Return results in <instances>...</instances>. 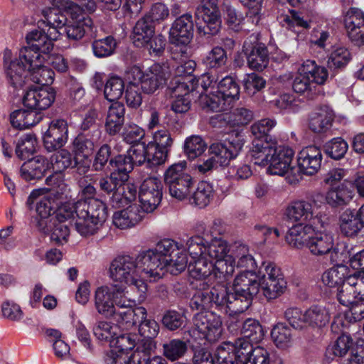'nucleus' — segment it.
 <instances>
[{
    "mask_svg": "<svg viewBox=\"0 0 364 364\" xmlns=\"http://www.w3.org/2000/svg\"><path fill=\"white\" fill-rule=\"evenodd\" d=\"M350 58V53L346 47L334 46L328 55V65L331 68H341L346 65Z\"/></svg>",
    "mask_w": 364,
    "mask_h": 364,
    "instance_id": "63",
    "label": "nucleus"
},
{
    "mask_svg": "<svg viewBox=\"0 0 364 364\" xmlns=\"http://www.w3.org/2000/svg\"><path fill=\"white\" fill-rule=\"evenodd\" d=\"M53 8L43 11V14L45 17V23L47 29L55 28L57 31L63 30L67 23V18L63 15L60 11L63 9H59L58 6H54L53 4ZM63 11H66L65 9Z\"/></svg>",
    "mask_w": 364,
    "mask_h": 364,
    "instance_id": "52",
    "label": "nucleus"
},
{
    "mask_svg": "<svg viewBox=\"0 0 364 364\" xmlns=\"http://www.w3.org/2000/svg\"><path fill=\"white\" fill-rule=\"evenodd\" d=\"M271 339L279 349H287L293 344L291 328L284 323L279 322L272 326Z\"/></svg>",
    "mask_w": 364,
    "mask_h": 364,
    "instance_id": "45",
    "label": "nucleus"
},
{
    "mask_svg": "<svg viewBox=\"0 0 364 364\" xmlns=\"http://www.w3.org/2000/svg\"><path fill=\"white\" fill-rule=\"evenodd\" d=\"M53 4L60 9H65L70 20L66 23L63 32L70 41L82 39L92 28V21L85 16L80 6L70 0H53Z\"/></svg>",
    "mask_w": 364,
    "mask_h": 364,
    "instance_id": "11",
    "label": "nucleus"
},
{
    "mask_svg": "<svg viewBox=\"0 0 364 364\" xmlns=\"http://www.w3.org/2000/svg\"><path fill=\"white\" fill-rule=\"evenodd\" d=\"M68 125L64 119H54L43 133L45 148L48 151L63 147L68 141Z\"/></svg>",
    "mask_w": 364,
    "mask_h": 364,
    "instance_id": "22",
    "label": "nucleus"
},
{
    "mask_svg": "<svg viewBox=\"0 0 364 364\" xmlns=\"http://www.w3.org/2000/svg\"><path fill=\"white\" fill-rule=\"evenodd\" d=\"M193 23L191 14H186L176 18L169 31V41L176 46H185L193 37Z\"/></svg>",
    "mask_w": 364,
    "mask_h": 364,
    "instance_id": "26",
    "label": "nucleus"
},
{
    "mask_svg": "<svg viewBox=\"0 0 364 364\" xmlns=\"http://www.w3.org/2000/svg\"><path fill=\"white\" fill-rule=\"evenodd\" d=\"M79 216L75 221V228L83 237L95 235L102 228L107 218V208L100 200H91L82 204Z\"/></svg>",
    "mask_w": 364,
    "mask_h": 364,
    "instance_id": "8",
    "label": "nucleus"
},
{
    "mask_svg": "<svg viewBox=\"0 0 364 364\" xmlns=\"http://www.w3.org/2000/svg\"><path fill=\"white\" fill-rule=\"evenodd\" d=\"M41 119V112H35L31 109H17L10 114L11 125L18 129L30 128L38 124Z\"/></svg>",
    "mask_w": 364,
    "mask_h": 364,
    "instance_id": "39",
    "label": "nucleus"
},
{
    "mask_svg": "<svg viewBox=\"0 0 364 364\" xmlns=\"http://www.w3.org/2000/svg\"><path fill=\"white\" fill-rule=\"evenodd\" d=\"M353 197V191L346 184L341 183L331 188L326 193V202L331 207L347 205Z\"/></svg>",
    "mask_w": 364,
    "mask_h": 364,
    "instance_id": "42",
    "label": "nucleus"
},
{
    "mask_svg": "<svg viewBox=\"0 0 364 364\" xmlns=\"http://www.w3.org/2000/svg\"><path fill=\"white\" fill-rule=\"evenodd\" d=\"M203 97L206 107L213 112H225L232 107L240 98V87L231 76H225L217 85L215 93Z\"/></svg>",
    "mask_w": 364,
    "mask_h": 364,
    "instance_id": "12",
    "label": "nucleus"
},
{
    "mask_svg": "<svg viewBox=\"0 0 364 364\" xmlns=\"http://www.w3.org/2000/svg\"><path fill=\"white\" fill-rule=\"evenodd\" d=\"M362 226L358 218L352 210H346L340 216V228L346 236L352 237L357 235Z\"/></svg>",
    "mask_w": 364,
    "mask_h": 364,
    "instance_id": "56",
    "label": "nucleus"
},
{
    "mask_svg": "<svg viewBox=\"0 0 364 364\" xmlns=\"http://www.w3.org/2000/svg\"><path fill=\"white\" fill-rule=\"evenodd\" d=\"M136 194L137 189L134 184L122 182L111 197L112 205L119 206L127 202H131L136 198Z\"/></svg>",
    "mask_w": 364,
    "mask_h": 364,
    "instance_id": "55",
    "label": "nucleus"
},
{
    "mask_svg": "<svg viewBox=\"0 0 364 364\" xmlns=\"http://www.w3.org/2000/svg\"><path fill=\"white\" fill-rule=\"evenodd\" d=\"M188 350L186 342L175 338L163 345V354L171 361H175L182 358Z\"/></svg>",
    "mask_w": 364,
    "mask_h": 364,
    "instance_id": "59",
    "label": "nucleus"
},
{
    "mask_svg": "<svg viewBox=\"0 0 364 364\" xmlns=\"http://www.w3.org/2000/svg\"><path fill=\"white\" fill-rule=\"evenodd\" d=\"M308 247L309 252L314 256H323L328 255L332 263H338L343 259V254L339 252L335 243L333 235L326 230H318L316 228L313 234Z\"/></svg>",
    "mask_w": 364,
    "mask_h": 364,
    "instance_id": "18",
    "label": "nucleus"
},
{
    "mask_svg": "<svg viewBox=\"0 0 364 364\" xmlns=\"http://www.w3.org/2000/svg\"><path fill=\"white\" fill-rule=\"evenodd\" d=\"M48 57L17 58L16 53L6 48L3 52V70L8 83L14 88L23 86L26 79L42 85H50L54 72L46 63Z\"/></svg>",
    "mask_w": 364,
    "mask_h": 364,
    "instance_id": "5",
    "label": "nucleus"
},
{
    "mask_svg": "<svg viewBox=\"0 0 364 364\" xmlns=\"http://www.w3.org/2000/svg\"><path fill=\"white\" fill-rule=\"evenodd\" d=\"M124 82L118 76H111L105 85L104 95L109 101L119 100L124 92Z\"/></svg>",
    "mask_w": 364,
    "mask_h": 364,
    "instance_id": "61",
    "label": "nucleus"
},
{
    "mask_svg": "<svg viewBox=\"0 0 364 364\" xmlns=\"http://www.w3.org/2000/svg\"><path fill=\"white\" fill-rule=\"evenodd\" d=\"M119 326L111 321L100 320L92 327L95 338L101 341L107 342L111 345L118 334Z\"/></svg>",
    "mask_w": 364,
    "mask_h": 364,
    "instance_id": "49",
    "label": "nucleus"
},
{
    "mask_svg": "<svg viewBox=\"0 0 364 364\" xmlns=\"http://www.w3.org/2000/svg\"><path fill=\"white\" fill-rule=\"evenodd\" d=\"M154 35V26L146 18H141L136 23L132 40L137 47L144 46Z\"/></svg>",
    "mask_w": 364,
    "mask_h": 364,
    "instance_id": "48",
    "label": "nucleus"
},
{
    "mask_svg": "<svg viewBox=\"0 0 364 364\" xmlns=\"http://www.w3.org/2000/svg\"><path fill=\"white\" fill-rule=\"evenodd\" d=\"M352 275L348 276L346 266L339 264L325 271L321 276V282L330 288L337 287L338 292Z\"/></svg>",
    "mask_w": 364,
    "mask_h": 364,
    "instance_id": "40",
    "label": "nucleus"
},
{
    "mask_svg": "<svg viewBox=\"0 0 364 364\" xmlns=\"http://www.w3.org/2000/svg\"><path fill=\"white\" fill-rule=\"evenodd\" d=\"M250 46L247 41L243 45V50L247 55V63L250 68L262 70L269 63V53L267 47L262 43L255 45L248 53Z\"/></svg>",
    "mask_w": 364,
    "mask_h": 364,
    "instance_id": "35",
    "label": "nucleus"
},
{
    "mask_svg": "<svg viewBox=\"0 0 364 364\" xmlns=\"http://www.w3.org/2000/svg\"><path fill=\"white\" fill-rule=\"evenodd\" d=\"M225 50L220 47H214L202 59L203 64L208 68H219L225 65L227 62Z\"/></svg>",
    "mask_w": 364,
    "mask_h": 364,
    "instance_id": "64",
    "label": "nucleus"
},
{
    "mask_svg": "<svg viewBox=\"0 0 364 364\" xmlns=\"http://www.w3.org/2000/svg\"><path fill=\"white\" fill-rule=\"evenodd\" d=\"M63 195L58 192L47 191L46 189L33 190L29 195L27 204L31 206L36 203V211L38 215L37 226L40 231H46L48 228V221L52 216L56 207L60 203Z\"/></svg>",
    "mask_w": 364,
    "mask_h": 364,
    "instance_id": "13",
    "label": "nucleus"
},
{
    "mask_svg": "<svg viewBox=\"0 0 364 364\" xmlns=\"http://www.w3.org/2000/svg\"><path fill=\"white\" fill-rule=\"evenodd\" d=\"M172 144L173 139L168 130L163 129L153 133L152 140L148 143V147L155 154L152 158L155 164L161 165L166 162Z\"/></svg>",
    "mask_w": 364,
    "mask_h": 364,
    "instance_id": "27",
    "label": "nucleus"
},
{
    "mask_svg": "<svg viewBox=\"0 0 364 364\" xmlns=\"http://www.w3.org/2000/svg\"><path fill=\"white\" fill-rule=\"evenodd\" d=\"M305 318L306 326L321 328L328 323L331 311L326 306L314 305L306 311Z\"/></svg>",
    "mask_w": 364,
    "mask_h": 364,
    "instance_id": "43",
    "label": "nucleus"
},
{
    "mask_svg": "<svg viewBox=\"0 0 364 364\" xmlns=\"http://www.w3.org/2000/svg\"><path fill=\"white\" fill-rule=\"evenodd\" d=\"M177 85H171L169 89L171 90V96L174 98L171 108L176 113H184L191 107V91L186 82L177 81Z\"/></svg>",
    "mask_w": 364,
    "mask_h": 364,
    "instance_id": "34",
    "label": "nucleus"
},
{
    "mask_svg": "<svg viewBox=\"0 0 364 364\" xmlns=\"http://www.w3.org/2000/svg\"><path fill=\"white\" fill-rule=\"evenodd\" d=\"M206 149V143L198 135L191 136L185 140L184 152L189 159L193 160L201 156Z\"/></svg>",
    "mask_w": 364,
    "mask_h": 364,
    "instance_id": "60",
    "label": "nucleus"
},
{
    "mask_svg": "<svg viewBox=\"0 0 364 364\" xmlns=\"http://www.w3.org/2000/svg\"><path fill=\"white\" fill-rule=\"evenodd\" d=\"M94 143L82 136H78L73 141V151L75 159L79 165L78 171L85 173L89 168L91 159L90 157L93 153Z\"/></svg>",
    "mask_w": 364,
    "mask_h": 364,
    "instance_id": "33",
    "label": "nucleus"
},
{
    "mask_svg": "<svg viewBox=\"0 0 364 364\" xmlns=\"http://www.w3.org/2000/svg\"><path fill=\"white\" fill-rule=\"evenodd\" d=\"M186 247L193 261L188 266L189 275L195 282L192 285L198 290L191 301L193 309H203L216 307L230 315L228 303L219 304L213 298V291L224 289L228 294L232 293V288L228 289L224 284L233 274L231 260H224L228 250V243L221 239L215 238L208 242L203 237L196 235L186 241Z\"/></svg>",
    "mask_w": 364,
    "mask_h": 364,
    "instance_id": "1",
    "label": "nucleus"
},
{
    "mask_svg": "<svg viewBox=\"0 0 364 364\" xmlns=\"http://www.w3.org/2000/svg\"><path fill=\"white\" fill-rule=\"evenodd\" d=\"M124 113L123 104L116 102L110 105L105 122L106 131L109 134L114 135L121 130L124 122Z\"/></svg>",
    "mask_w": 364,
    "mask_h": 364,
    "instance_id": "41",
    "label": "nucleus"
},
{
    "mask_svg": "<svg viewBox=\"0 0 364 364\" xmlns=\"http://www.w3.org/2000/svg\"><path fill=\"white\" fill-rule=\"evenodd\" d=\"M218 117L231 127H239L249 124L253 119V113L246 108H237L231 112L220 114Z\"/></svg>",
    "mask_w": 364,
    "mask_h": 364,
    "instance_id": "51",
    "label": "nucleus"
},
{
    "mask_svg": "<svg viewBox=\"0 0 364 364\" xmlns=\"http://www.w3.org/2000/svg\"><path fill=\"white\" fill-rule=\"evenodd\" d=\"M230 259L231 260L233 272L235 267L242 268L246 271L256 272L257 262L253 256L250 253L249 248L247 245L240 243H235L230 248L228 247L224 260ZM242 272V271L240 272Z\"/></svg>",
    "mask_w": 364,
    "mask_h": 364,
    "instance_id": "25",
    "label": "nucleus"
},
{
    "mask_svg": "<svg viewBox=\"0 0 364 364\" xmlns=\"http://www.w3.org/2000/svg\"><path fill=\"white\" fill-rule=\"evenodd\" d=\"M189 87L192 97L198 95L199 102L201 105L206 107V103L203 97L212 95L210 92L215 93L217 83L215 76L210 73H204L199 78H190Z\"/></svg>",
    "mask_w": 364,
    "mask_h": 364,
    "instance_id": "31",
    "label": "nucleus"
},
{
    "mask_svg": "<svg viewBox=\"0 0 364 364\" xmlns=\"http://www.w3.org/2000/svg\"><path fill=\"white\" fill-rule=\"evenodd\" d=\"M344 25L349 39L356 46H364V11L350 8L344 16Z\"/></svg>",
    "mask_w": 364,
    "mask_h": 364,
    "instance_id": "23",
    "label": "nucleus"
},
{
    "mask_svg": "<svg viewBox=\"0 0 364 364\" xmlns=\"http://www.w3.org/2000/svg\"><path fill=\"white\" fill-rule=\"evenodd\" d=\"M48 170L49 164L47 160L43 156H37L23 163L20 175L23 179L31 181L41 178Z\"/></svg>",
    "mask_w": 364,
    "mask_h": 364,
    "instance_id": "37",
    "label": "nucleus"
},
{
    "mask_svg": "<svg viewBox=\"0 0 364 364\" xmlns=\"http://www.w3.org/2000/svg\"><path fill=\"white\" fill-rule=\"evenodd\" d=\"M196 16L197 28L200 35H216L221 28L220 14L217 6H198Z\"/></svg>",
    "mask_w": 364,
    "mask_h": 364,
    "instance_id": "20",
    "label": "nucleus"
},
{
    "mask_svg": "<svg viewBox=\"0 0 364 364\" xmlns=\"http://www.w3.org/2000/svg\"><path fill=\"white\" fill-rule=\"evenodd\" d=\"M214 190L213 186L208 182H200L196 191L188 197L190 204L200 208L206 207L213 200Z\"/></svg>",
    "mask_w": 364,
    "mask_h": 364,
    "instance_id": "47",
    "label": "nucleus"
},
{
    "mask_svg": "<svg viewBox=\"0 0 364 364\" xmlns=\"http://www.w3.org/2000/svg\"><path fill=\"white\" fill-rule=\"evenodd\" d=\"M61 33V31H57L55 28L38 27L33 29L26 34L27 46L19 50L17 58L22 60V58L48 57L53 48V41H56Z\"/></svg>",
    "mask_w": 364,
    "mask_h": 364,
    "instance_id": "9",
    "label": "nucleus"
},
{
    "mask_svg": "<svg viewBox=\"0 0 364 364\" xmlns=\"http://www.w3.org/2000/svg\"><path fill=\"white\" fill-rule=\"evenodd\" d=\"M322 154L320 149L315 146H309L302 149L297 155L296 169L299 171V180L300 173L312 176L316 173L321 168Z\"/></svg>",
    "mask_w": 364,
    "mask_h": 364,
    "instance_id": "24",
    "label": "nucleus"
},
{
    "mask_svg": "<svg viewBox=\"0 0 364 364\" xmlns=\"http://www.w3.org/2000/svg\"><path fill=\"white\" fill-rule=\"evenodd\" d=\"M339 303L348 309L343 314H337L331 324V330L339 333L351 323L364 318V277H350L337 293Z\"/></svg>",
    "mask_w": 364,
    "mask_h": 364,
    "instance_id": "7",
    "label": "nucleus"
},
{
    "mask_svg": "<svg viewBox=\"0 0 364 364\" xmlns=\"http://www.w3.org/2000/svg\"><path fill=\"white\" fill-rule=\"evenodd\" d=\"M245 141L243 134L237 132L223 141L212 144L209 147V153L219 166H225L239 155Z\"/></svg>",
    "mask_w": 364,
    "mask_h": 364,
    "instance_id": "17",
    "label": "nucleus"
},
{
    "mask_svg": "<svg viewBox=\"0 0 364 364\" xmlns=\"http://www.w3.org/2000/svg\"><path fill=\"white\" fill-rule=\"evenodd\" d=\"M55 97L56 92L51 87H32L23 95V104L28 109L41 112L53 104Z\"/></svg>",
    "mask_w": 364,
    "mask_h": 364,
    "instance_id": "19",
    "label": "nucleus"
},
{
    "mask_svg": "<svg viewBox=\"0 0 364 364\" xmlns=\"http://www.w3.org/2000/svg\"><path fill=\"white\" fill-rule=\"evenodd\" d=\"M48 228L49 230L42 232L49 235L51 240L58 244L67 242L70 230L68 225L64 223L58 222V220L50 218L49 222L48 221Z\"/></svg>",
    "mask_w": 364,
    "mask_h": 364,
    "instance_id": "57",
    "label": "nucleus"
},
{
    "mask_svg": "<svg viewBox=\"0 0 364 364\" xmlns=\"http://www.w3.org/2000/svg\"><path fill=\"white\" fill-rule=\"evenodd\" d=\"M333 116V110L328 106L316 109L309 116V129L315 133L326 132L331 126Z\"/></svg>",
    "mask_w": 364,
    "mask_h": 364,
    "instance_id": "36",
    "label": "nucleus"
},
{
    "mask_svg": "<svg viewBox=\"0 0 364 364\" xmlns=\"http://www.w3.org/2000/svg\"><path fill=\"white\" fill-rule=\"evenodd\" d=\"M276 144L267 139H254L248 152V156L255 165L267 166L274 152Z\"/></svg>",
    "mask_w": 364,
    "mask_h": 364,
    "instance_id": "30",
    "label": "nucleus"
},
{
    "mask_svg": "<svg viewBox=\"0 0 364 364\" xmlns=\"http://www.w3.org/2000/svg\"><path fill=\"white\" fill-rule=\"evenodd\" d=\"M241 338H245L252 343H258L264 338V331L260 323L255 319L247 318L241 328Z\"/></svg>",
    "mask_w": 364,
    "mask_h": 364,
    "instance_id": "58",
    "label": "nucleus"
},
{
    "mask_svg": "<svg viewBox=\"0 0 364 364\" xmlns=\"http://www.w3.org/2000/svg\"><path fill=\"white\" fill-rule=\"evenodd\" d=\"M82 204H87V202H60L53 212V216H52L51 218L58 220V222L63 223H65L68 220H75L79 216V210Z\"/></svg>",
    "mask_w": 364,
    "mask_h": 364,
    "instance_id": "44",
    "label": "nucleus"
},
{
    "mask_svg": "<svg viewBox=\"0 0 364 364\" xmlns=\"http://www.w3.org/2000/svg\"><path fill=\"white\" fill-rule=\"evenodd\" d=\"M127 154L133 164L141 165L146 162L149 166H159L152 160L154 153L144 142L133 144L127 151Z\"/></svg>",
    "mask_w": 364,
    "mask_h": 364,
    "instance_id": "46",
    "label": "nucleus"
},
{
    "mask_svg": "<svg viewBox=\"0 0 364 364\" xmlns=\"http://www.w3.org/2000/svg\"><path fill=\"white\" fill-rule=\"evenodd\" d=\"M48 164L49 169L52 168L55 173H61L68 168L79 167L75 158H73L71 154L66 149H60L52 155Z\"/></svg>",
    "mask_w": 364,
    "mask_h": 364,
    "instance_id": "50",
    "label": "nucleus"
},
{
    "mask_svg": "<svg viewBox=\"0 0 364 364\" xmlns=\"http://www.w3.org/2000/svg\"><path fill=\"white\" fill-rule=\"evenodd\" d=\"M187 247L172 239L159 241L154 248L140 252L136 257L119 255L112 262V277L133 284L140 298L146 299V282L161 279L166 272L177 274L187 267Z\"/></svg>",
    "mask_w": 364,
    "mask_h": 364,
    "instance_id": "2",
    "label": "nucleus"
},
{
    "mask_svg": "<svg viewBox=\"0 0 364 364\" xmlns=\"http://www.w3.org/2000/svg\"><path fill=\"white\" fill-rule=\"evenodd\" d=\"M353 346L352 338L349 335L342 333L332 345L327 348L326 357L331 359L334 357H343L350 350Z\"/></svg>",
    "mask_w": 364,
    "mask_h": 364,
    "instance_id": "53",
    "label": "nucleus"
},
{
    "mask_svg": "<svg viewBox=\"0 0 364 364\" xmlns=\"http://www.w3.org/2000/svg\"><path fill=\"white\" fill-rule=\"evenodd\" d=\"M299 73L306 76L315 85H323L328 77V70L313 60H306L298 68Z\"/></svg>",
    "mask_w": 364,
    "mask_h": 364,
    "instance_id": "38",
    "label": "nucleus"
},
{
    "mask_svg": "<svg viewBox=\"0 0 364 364\" xmlns=\"http://www.w3.org/2000/svg\"><path fill=\"white\" fill-rule=\"evenodd\" d=\"M112 264L109 267L110 278L116 284L113 286H100L95 291V306L98 314L112 317L119 326L124 318V314L142 303L137 289L132 284L115 280L111 274Z\"/></svg>",
    "mask_w": 364,
    "mask_h": 364,
    "instance_id": "4",
    "label": "nucleus"
},
{
    "mask_svg": "<svg viewBox=\"0 0 364 364\" xmlns=\"http://www.w3.org/2000/svg\"><path fill=\"white\" fill-rule=\"evenodd\" d=\"M223 321L220 316L213 311H201L193 318V326L189 329L190 336L198 343L203 341L215 342L223 333Z\"/></svg>",
    "mask_w": 364,
    "mask_h": 364,
    "instance_id": "10",
    "label": "nucleus"
},
{
    "mask_svg": "<svg viewBox=\"0 0 364 364\" xmlns=\"http://www.w3.org/2000/svg\"><path fill=\"white\" fill-rule=\"evenodd\" d=\"M240 364H270L271 352L269 349L262 346H253L245 338H239Z\"/></svg>",
    "mask_w": 364,
    "mask_h": 364,
    "instance_id": "21",
    "label": "nucleus"
},
{
    "mask_svg": "<svg viewBox=\"0 0 364 364\" xmlns=\"http://www.w3.org/2000/svg\"><path fill=\"white\" fill-rule=\"evenodd\" d=\"M116 47V40L110 36L95 40L92 43L93 53L97 58H106L112 55Z\"/></svg>",
    "mask_w": 364,
    "mask_h": 364,
    "instance_id": "62",
    "label": "nucleus"
},
{
    "mask_svg": "<svg viewBox=\"0 0 364 364\" xmlns=\"http://www.w3.org/2000/svg\"><path fill=\"white\" fill-rule=\"evenodd\" d=\"M119 327L123 329L130 330L138 325L139 333L144 338V340H149L156 338L159 333V323L151 318H148L147 311L143 306H136L124 314Z\"/></svg>",
    "mask_w": 364,
    "mask_h": 364,
    "instance_id": "15",
    "label": "nucleus"
},
{
    "mask_svg": "<svg viewBox=\"0 0 364 364\" xmlns=\"http://www.w3.org/2000/svg\"><path fill=\"white\" fill-rule=\"evenodd\" d=\"M154 348L153 342L149 340H141L136 348L129 355L128 364H149L151 353Z\"/></svg>",
    "mask_w": 364,
    "mask_h": 364,
    "instance_id": "54",
    "label": "nucleus"
},
{
    "mask_svg": "<svg viewBox=\"0 0 364 364\" xmlns=\"http://www.w3.org/2000/svg\"><path fill=\"white\" fill-rule=\"evenodd\" d=\"M285 214L289 220L294 222H300L304 223L314 220V224H316V220H319L315 218V213L312 204L306 200H300L291 203L287 208Z\"/></svg>",
    "mask_w": 364,
    "mask_h": 364,
    "instance_id": "32",
    "label": "nucleus"
},
{
    "mask_svg": "<svg viewBox=\"0 0 364 364\" xmlns=\"http://www.w3.org/2000/svg\"><path fill=\"white\" fill-rule=\"evenodd\" d=\"M144 218L136 204H132L122 210H116L112 215V224L117 228L126 230L136 225Z\"/></svg>",
    "mask_w": 364,
    "mask_h": 364,
    "instance_id": "29",
    "label": "nucleus"
},
{
    "mask_svg": "<svg viewBox=\"0 0 364 364\" xmlns=\"http://www.w3.org/2000/svg\"><path fill=\"white\" fill-rule=\"evenodd\" d=\"M314 223H298L291 227L285 237L287 242L292 247L302 249L308 247L317 227Z\"/></svg>",
    "mask_w": 364,
    "mask_h": 364,
    "instance_id": "28",
    "label": "nucleus"
},
{
    "mask_svg": "<svg viewBox=\"0 0 364 364\" xmlns=\"http://www.w3.org/2000/svg\"><path fill=\"white\" fill-rule=\"evenodd\" d=\"M168 75L166 65L155 63L144 71L138 65L129 68L124 75L127 105L132 108L139 107L142 103L139 89L145 94H152L165 84Z\"/></svg>",
    "mask_w": 364,
    "mask_h": 364,
    "instance_id": "6",
    "label": "nucleus"
},
{
    "mask_svg": "<svg viewBox=\"0 0 364 364\" xmlns=\"http://www.w3.org/2000/svg\"><path fill=\"white\" fill-rule=\"evenodd\" d=\"M287 284L281 269L270 261H264L258 273L239 272L232 282V293L228 294L222 288L220 291H213V298L219 304L228 303L232 316L246 311L259 291L267 299H274L284 293Z\"/></svg>",
    "mask_w": 364,
    "mask_h": 364,
    "instance_id": "3",
    "label": "nucleus"
},
{
    "mask_svg": "<svg viewBox=\"0 0 364 364\" xmlns=\"http://www.w3.org/2000/svg\"><path fill=\"white\" fill-rule=\"evenodd\" d=\"M294 155L291 148L276 145L267 171L271 175H287L291 182L298 181L299 171L296 167L291 166Z\"/></svg>",
    "mask_w": 364,
    "mask_h": 364,
    "instance_id": "16",
    "label": "nucleus"
},
{
    "mask_svg": "<svg viewBox=\"0 0 364 364\" xmlns=\"http://www.w3.org/2000/svg\"><path fill=\"white\" fill-rule=\"evenodd\" d=\"M187 163L181 161L171 165L164 173V181L168 186L171 197L178 200L188 199L193 188V180L186 169Z\"/></svg>",
    "mask_w": 364,
    "mask_h": 364,
    "instance_id": "14",
    "label": "nucleus"
}]
</instances>
